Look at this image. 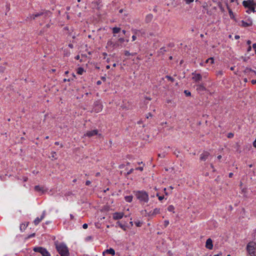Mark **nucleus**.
I'll return each instance as SVG.
<instances>
[{
	"label": "nucleus",
	"instance_id": "f257e3e1",
	"mask_svg": "<svg viewBox=\"0 0 256 256\" xmlns=\"http://www.w3.org/2000/svg\"><path fill=\"white\" fill-rule=\"evenodd\" d=\"M135 196L137 199L142 204L147 203L149 200L148 194L145 191H137L135 193Z\"/></svg>",
	"mask_w": 256,
	"mask_h": 256
},
{
	"label": "nucleus",
	"instance_id": "f03ea898",
	"mask_svg": "<svg viewBox=\"0 0 256 256\" xmlns=\"http://www.w3.org/2000/svg\"><path fill=\"white\" fill-rule=\"evenodd\" d=\"M246 250L250 256H256V242L250 241L246 246Z\"/></svg>",
	"mask_w": 256,
	"mask_h": 256
},
{
	"label": "nucleus",
	"instance_id": "7ed1b4c3",
	"mask_svg": "<svg viewBox=\"0 0 256 256\" xmlns=\"http://www.w3.org/2000/svg\"><path fill=\"white\" fill-rule=\"evenodd\" d=\"M56 248L60 256H69L68 248L65 244H60L57 245Z\"/></svg>",
	"mask_w": 256,
	"mask_h": 256
},
{
	"label": "nucleus",
	"instance_id": "20e7f679",
	"mask_svg": "<svg viewBox=\"0 0 256 256\" xmlns=\"http://www.w3.org/2000/svg\"><path fill=\"white\" fill-rule=\"evenodd\" d=\"M242 4L245 8H250V10H252L253 12H255L254 6H256V4L254 0H244L242 2Z\"/></svg>",
	"mask_w": 256,
	"mask_h": 256
},
{
	"label": "nucleus",
	"instance_id": "39448f33",
	"mask_svg": "<svg viewBox=\"0 0 256 256\" xmlns=\"http://www.w3.org/2000/svg\"><path fill=\"white\" fill-rule=\"evenodd\" d=\"M35 252L40 253L42 256H51L50 253L44 248L42 247H35L34 248Z\"/></svg>",
	"mask_w": 256,
	"mask_h": 256
},
{
	"label": "nucleus",
	"instance_id": "423d86ee",
	"mask_svg": "<svg viewBox=\"0 0 256 256\" xmlns=\"http://www.w3.org/2000/svg\"><path fill=\"white\" fill-rule=\"evenodd\" d=\"M145 212L146 216L153 217L160 212V209L159 208H156L153 210H151L148 212H147L146 210H145Z\"/></svg>",
	"mask_w": 256,
	"mask_h": 256
},
{
	"label": "nucleus",
	"instance_id": "0eeeda50",
	"mask_svg": "<svg viewBox=\"0 0 256 256\" xmlns=\"http://www.w3.org/2000/svg\"><path fill=\"white\" fill-rule=\"evenodd\" d=\"M102 105L98 102H96L94 104L93 110L96 112H99L102 110Z\"/></svg>",
	"mask_w": 256,
	"mask_h": 256
},
{
	"label": "nucleus",
	"instance_id": "6e6552de",
	"mask_svg": "<svg viewBox=\"0 0 256 256\" xmlns=\"http://www.w3.org/2000/svg\"><path fill=\"white\" fill-rule=\"evenodd\" d=\"M124 214L122 212H116L113 214L112 218L114 220L121 219L123 218Z\"/></svg>",
	"mask_w": 256,
	"mask_h": 256
},
{
	"label": "nucleus",
	"instance_id": "1a4fd4ad",
	"mask_svg": "<svg viewBox=\"0 0 256 256\" xmlns=\"http://www.w3.org/2000/svg\"><path fill=\"white\" fill-rule=\"evenodd\" d=\"M98 134V130H94L87 132L86 134H84V136L92 137V136Z\"/></svg>",
	"mask_w": 256,
	"mask_h": 256
},
{
	"label": "nucleus",
	"instance_id": "9d476101",
	"mask_svg": "<svg viewBox=\"0 0 256 256\" xmlns=\"http://www.w3.org/2000/svg\"><path fill=\"white\" fill-rule=\"evenodd\" d=\"M45 216H46V212L45 211H44L42 212V215L41 216H40V218H36L34 222V224L36 226L38 225V224H39V223L45 217Z\"/></svg>",
	"mask_w": 256,
	"mask_h": 256
},
{
	"label": "nucleus",
	"instance_id": "9b49d317",
	"mask_svg": "<svg viewBox=\"0 0 256 256\" xmlns=\"http://www.w3.org/2000/svg\"><path fill=\"white\" fill-rule=\"evenodd\" d=\"M252 20L248 19L246 21L242 20L241 25L244 27H247L252 26Z\"/></svg>",
	"mask_w": 256,
	"mask_h": 256
},
{
	"label": "nucleus",
	"instance_id": "f8f14e48",
	"mask_svg": "<svg viewBox=\"0 0 256 256\" xmlns=\"http://www.w3.org/2000/svg\"><path fill=\"white\" fill-rule=\"evenodd\" d=\"M192 79L196 82L200 81L202 78V76L200 74L192 73Z\"/></svg>",
	"mask_w": 256,
	"mask_h": 256
},
{
	"label": "nucleus",
	"instance_id": "ddd939ff",
	"mask_svg": "<svg viewBox=\"0 0 256 256\" xmlns=\"http://www.w3.org/2000/svg\"><path fill=\"white\" fill-rule=\"evenodd\" d=\"M206 247L209 249L212 250L213 248L212 241L210 238H208L206 241Z\"/></svg>",
	"mask_w": 256,
	"mask_h": 256
},
{
	"label": "nucleus",
	"instance_id": "4468645a",
	"mask_svg": "<svg viewBox=\"0 0 256 256\" xmlns=\"http://www.w3.org/2000/svg\"><path fill=\"white\" fill-rule=\"evenodd\" d=\"M102 254L104 256H106L108 254H110L112 256H114L115 254V251L113 248H110V249L105 250L102 252Z\"/></svg>",
	"mask_w": 256,
	"mask_h": 256
},
{
	"label": "nucleus",
	"instance_id": "2eb2a0df",
	"mask_svg": "<svg viewBox=\"0 0 256 256\" xmlns=\"http://www.w3.org/2000/svg\"><path fill=\"white\" fill-rule=\"evenodd\" d=\"M210 155V153L207 152H204L200 154V159L202 160L205 161Z\"/></svg>",
	"mask_w": 256,
	"mask_h": 256
},
{
	"label": "nucleus",
	"instance_id": "dca6fc26",
	"mask_svg": "<svg viewBox=\"0 0 256 256\" xmlns=\"http://www.w3.org/2000/svg\"><path fill=\"white\" fill-rule=\"evenodd\" d=\"M206 90V88L202 84H198L196 86V90L200 92H204Z\"/></svg>",
	"mask_w": 256,
	"mask_h": 256
},
{
	"label": "nucleus",
	"instance_id": "f3484780",
	"mask_svg": "<svg viewBox=\"0 0 256 256\" xmlns=\"http://www.w3.org/2000/svg\"><path fill=\"white\" fill-rule=\"evenodd\" d=\"M116 46V44L114 43L112 40H108L107 42V46H112L114 47Z\"/></svg>",
	"mask_w": 256,
	"mask_h": 256
},
{
	"label": "nucleus",
	"instance_id": "a211bd4d",
	"mask_svg": "<svg viewBox=\"0 0 256 256\" xmlns=\"http://www.w3.org/2000/svg\"><path fill=\"white\" fill-rule=\"evenodd\" d=\"M124 199L126 202H130L132 200L133 196H126L124 197Z\"/></svg>",
	"mask_w": 256,
	"mask_h": 256
},
{
	"label": "nucleus",
	"instance_id": "6ab92c4d",
	"mask_svg": "<svg viewBox=\"0 0 256 256\" xmlns=\"http://www.w3.org/2000/svg\"><path fill=\"white\" fill-rule=\"evenodd\" d=\"M84 72V69L82 67H80L77 69V74L80 75L82 74Z\"/></svg>",
	"mask_w": 256,
	"mask_h": 256
},
{
	"label": "nucleus",
	"instance_id": "aec40b11",
	"mask_svg": "<svg viewBox=\"0 0 256 256\" xmlns=\"http://www.w3.org/2000/svg\"><path fill=\"white\" fill-rule=\"evenodd\" d=\"M42 14H43L42 13V12H40V13L38 12V13H36L35 14L31 15L30 16V17L31 18L34 19L36 18L38 16H42Z\"/></svg>",
	"mask_w": 256,
	"mask_h": 256
},
{
	"label": "nucleus",
	"instance_id": "412c9836",
	"mask_svg": "<svg viewBox=\"0 0 256 256\" xmlns=\"http://www.w3.org/2000/svg\"><path fill=\"white\" fill-rule=\"evenodd\" d=\"M120 30V28L118 27H114L112 28V32L114 34H117Z\"/></svg>",
	"mask_w": 256,
	"mask_h": 256
},
{
	"label": "nucleus",
	"instance_id": "4be33fe9",
	"mask_svg": "<svg viewBox=\"0 0 256 256\" xmlns=\"http://www.w3.org/2000/svg\"><path fill=\"white\" fill-rule=\"evenodd\" d=\"M34 190L36 191L40 192H42L43 190V188L40 187L39 186H36L34 187Z\"/></svg>",
	"mask_w": 256,
	"mask_h": 256
},
{
	"label": "nucleus",
	"instance_id": "5701e85b",
	"mask_svg": "<svg viewBox=\"0 0 256 256\" xmlns=\"http://www.w3.org/2000/svg\"><path fill=\"white\" fill-rule=\"evenodd\" d=\"M168 211H169V212H174V206H172V205H170V206H168Z\"/></svg>",
	"mask_w": 256,
	"mask_h": 256
},
{
	"label": "nucleus",
	"instance_id": "b1692460",
	"mask_svg": "<svg viewBox=\"0 0 256 256\" xmlns=\"http://www.w3.org/2000/svg\"><path fill=\"white\" fill-rule=\"evenodd\" d=\"M228 13H229L230 18L232 19L235 20L234 16V14L233 12H232V10L228 9Z\"/></svg>",
	"mask_w": 256,
	"mask_h": 256
},
{
	"label": "nucleus",
	"instance_id": "393cba45",
	"mask_svg": "<svg viewBox=\"0 0 256 256\" xmlns=\"http://www.w3.org/2000/svg\"><path fill=\"white\" fill-rule=\"evenodd\" d=\"M153 18V16L152 14H148L146 16V22H150V21H151V20H152Z\"/></svg>",
	"mask_w": 256,
	"mask_h": 256
},
{
	"label": "nucleus",
	"instance_id": "a878e982",
	"mask_svg": "<svg viewBox=\"0 0 256 256\" xmlns=\"http://www.w3.org/2000/svg\"><path fill=\"white\" fill-rule=\"evenodd\" d=\"M206 62H210V64H212L214 62V58H210L206 60Z\"/></svg>",
	"mask_w": 256,
	"mask_h": 256
},
{
	"label": "nucleus",
	"instance_id": "bb28decb",
	"mask_svg": "<svg viewBox=\"0 0 256 256\" xmlns=\"http://www.w3.org/2000/svg\"><path fill=\"white\" fill-rule=\"evenodd\" d=\"M134 224H135L136 225V226H138V227H139V226H141L142 224V223L140 222V221L136 222H134Z\"/></svg>",
	"mask_w": 256,
	"mask_h": 256
},
{
	"label": "nucleus",
	"instance_id": "cd10ccee",
	"mask_svg": "<svg viewBox=\"0 0 256 256\" xmlns=\"http://www.w3.org/2000/svg\"><path fill=\"white\" fill-rule=\"evenodd\" d=\"M184 92L186 96H190L191 95L190 92L186 90H185Z\"/></svg>",
	"mask_w": 256,
	"mask_h": 256
},
{
	"label": "nucleus",
	"instance_id": "c85d7f7f",
	"mask_svg": "<svg viewBox=\"0 0 256 256\" xmlns=\"http://www.w3.org/2000/svg\"><path fill=\"white\" fill-rule=\"evenodd\" d=\"M184 0L186 4H190L194 1V0Z\"/></svg>",
	"mask_w": 256,
	"mask_h": 256
},
{
	"label": "nucleus",
	"instance_id": "c756f323",
	"mask_svg": "<svg viewBox=\"0 0 256 256\" xmlns=\"http://www.w3.org/2000/svg\"><path fill=\"white\" fill-rule=\"evenodd\" d=\"M118 40L120 43L122 44V43L124 42L125 40L124 38H120Z\"/></svg>",
	"mask_w": 256,
	"mask_h": 256
},
{
	"label": "nucleus",
	"instance_id": "7c9ffc66",
	"mask_svg": "<svg viewBox=\"0 0 256 256\" xmlns=\"http://www.w3.org/2000/svg\"><path fill=\"white\" fill-rule=\"evenodd\" d=\"M234 134L232 133H229L228 134V138H232L234 137Z\"/></svg>",
	"mask_w": 256,
	"mask_h": 256
},
{
	"label": "nucleus",
	"instance_id": "2f4dec72",
	"mask_svg": "<svg viewBox=\"0 0 256 256\" xmlns=\"http://www.w3.org/2000/svg\"><path fill=\"white\" fill-rule=\"evenodd\" d=\"M124 54L126 56H128L130 55L131 54H130V52L126 50L124 52Z\"/></svg>",
	"mask_w": 256,
	"mask_h": 256
},
{
	"label": "nucleus",
	"instance_id": "473e14b6",
	"mask_svg": "<svg viewBox=\"0 0 256 256\" xmlns=\"http://www.w3.org/2000/svg\"><path fill=\"white\" fill-rule=\"evenodd\" d=\"M168 224H169V222H168V220H165V221L164 222V226H165L166 227V226H167L168 225Z\"/></svg>",
	"mask_w": 256,
	"mask_h": 256
},
{
	"label": "nucleus",
	"instance_id": "72a5a7b5",
	"mask_svg": "<svg viewBox=\"0 0 256 256\" xmlns=\"http://www.w3.org/2000/svg\"><path fill=\"white\" fill-rule=\"evenodd\" d=\"M156 196L158 197V198L160 200H162L164 198V196H158V194Z\"/></svg>",
	"mask_w": 256,
	"mask_h": 256
},
{
	"label": "nucleus",
	"instance_id": "f704fd0d",
	"mask_svg": "<svg viewBox=\"0 0 256 256\" xmlns=\"http://www.w3.org/2000/svg\"><path fill=\"white\" fill-rule=\"evenodd\" d=\"M88 224H84L82 225V228H84V229H86L88 228Z\"/></svg>",
	"mask_w": 256,
	"mask_h": 256
},
{
	"label": "nucleus",
	"instance_id": "c9c22d12",
	"mask_svg": "<svg viewBox=\"0 0 256 256\" xmlns=\"http://www.w3.org/2000/svg\"><path fill=\"white\" fill-rule=\"evenodd\" d=\"M248 8V10L246 11V12H248V13L250 14V13L251 12H252V10H250V8Z\"/></svg>",
	"mask_w": 256,
	"mask_h": 256
},
{
	"label": "nucleus",
	"instance_id": "e433bc0d",
	"mask_svg": "<svg viewBox=\"0 0 256 256\" xmlns=\"http://www.w3.org/2000/svg\"><path fill=\"white\" fill-rule=\"evenodd\" d=\"M136 170H139L140 171H142L144 169H143V167H138V168H136Z\"/></svg>",
	"mask_w": 256,
	"mask_h": 256
},
{
	"label": "nucleus",
	"instance_id": "4c0bfd02",
	"mask_svg": "<svg viewBox=\"0 0 256 256\" xmlns=\"http://www.w3.org/2000/svg\"><path fill=\"white\" fill-rule=\"evenodd\" d=\"M134 172V169L133 168H131L128 172V174H129L131 173H132V172Z\"/></svg>",
	"mask_w": 256,
	"mask_h": 256
},
{
	"label": "nucleus",
	"instance_id": "58836bf2",
	"mask_svg": "<svg viewBox=\"0 0 256 256\" xmlns=\"http://www.w3.org/2000/svg\"><path fill=\"white\" fill-rule=\"evenodd\" d=\"M118 223L119 224V226H120L122 228V229H124V230H125V228H124V226L122 224H120V222H118Z\"/></svg>",
	"mask_w": 256,
	"mask_h": 256
},
{
	"label": "nucleus",
	"instance_id": "ea45409f",
	"mask_svg": "<svg viewBox=\"0 0 256 256\" xmlns=\"http://www.w3.org/2000/svg\"><path fill=\"white\" fill-rule=\"evenodd\" d=\"M136 36L135 35H133L132 36V41L135 40H136Z\"/></svg>",
	"mask_w": 256,
	"mask_h": 256
},
{
	"label": "nucleus",
	"instance_id": "a19ab883",
	"mask_svg": "<svg viewBox=\"0 0 256 256\" xmlns=\"http://www.w3.org/2000/svg\"><path fill=\"white\" fill-rule=\"evenodd\" d=\"M251 50H252V47L250 46H249L248 48L247 52H250Z\"/></svg>",
	"mask_w": 256,
	"mask_h": 256
},
{
	"label": "nucleus",
	"instance_id": "79ce46f5",
	"mask_svg": "<svg viewBox=\"0 0 256 256\" xmlns=\"http://www.w3.org/2000/svg\"><path fill=\"white\" fill-rule=\"evenodd\" d=\"M253 146L256 148V138L255 139V140H254V142H253Z\"/></svg>",
	"mask_w": 256,
	"mask_h": 256
},
{
	"label": "nucleus",
	"instance_id": "37998d69",
	"mask_svg": "<svg viewBox=\"0 0 256 256\" xmlns=\"http://www.w3.org/2000/svg\"><path fill=\"white\" fill-rule=\"evenodd\" d=\"M213 256H222V252H220L219 254H215Z\"/></svg>",
	"mask_w": 256,
	"mask_h": 256
},
{
	"label": "nucleus",
	"instance_id": "c03bdc74",
	"mask_svg": "<svg viewBox=\"0 0 256 256\" xmlns=\"http://www.w3.org/2000/svg\"><path fill=\"white\" fill-rule=\"evenodd\" d=\"M90 183H91V182L90 180H87L86 182V184L88 186V185L90 184Z\"/></svg>",
	"mask_w": 256,
	"mask_h": 256
},
{
	"label": "nucleus",
	"instance_id": "a18cd8bd",
	"mask_svg": "<svg viewBox=\"0 0 256 256\" xmlns=\"http://www.w3.org/2000/svg\"><path fill=\"white\" fill-rule=\"evenodd\" d=\"M252 83L254 84H256V80H252V81H251Z\"/></svg>",
	"mask_w": 256,
	"mask_h": 256
},
{
	"label": "nucleus",
	"instance_id": "49530a36",
	"mask_svg": "<svg viewBox=\"0 0 256 256\" xmlns=\"http://www.w3.org/2000/svg\"><path fill=\"white\" fill-rule=\"evenodd\" d=\"M252 48L254 50H256V44H252Z\"/></svg>",
	"mask_w": 256,
	"mask_h": 256
},
{
	"label": "nucleus",
	"instance_id": "de8ad7c7",
	"mask_svg": "<svg viewBox=\"0 0 256 256\" xmlns=\"http://www.w3.org/2000/svg\"><path fill=\"white\" fill-rule=\"evenodd\" d=\"M152 115L150 114H148V115H146V118H148L149 117H152Z\"/></svg>",
	"mask_w": 256,
	"mask_h": 256
},
{
	"label": "nucleus",
	"instance_id": "09e8293b",
	"mask_svg": "<svg viewBox=\"0 0 256 256\" xmlns=\"http://www.w3.org/2000/svg\"><path fill=\"white\" fill-rule=\"evenodd\" d=\"M102 84V82H101V81H100V80H98V81H97V82H96V84H97L98 85H100V84Z\"/></svg>",
	"mask_w": 256,
	"mask_h": 256
},
{
	"label": "nucleus",
	"instance_id": "8fccbe9b",
	"mask_svg": "<svg viewBox=\"0 0 256 256\" xmlns=\"http://www.w3.org/2000/svg\"><path fill=\"white\" fill-rule=\"evenodd\" d=\"M55 154H56V152H53V153L52 154V158H55Z\"/></svg>",
	"mask_w": 256,
	"mask_h": 256
},
{
	"label": "nucleus",
	"instance_id": "3c124183",
	"mask_svg": "<svg viewBox=\"0 0 256 256\" xmlns=\"http://www.w3.org/2000/svg\"><path fill=\"white\" fill-rule=\"evenodd\" d=\"M246 188H243L242 191V193H244V194H245L246 192Z\"/></svg>",
	"mask_w": 256,
	"mask_h": 256
},
{
	"label": "nucleus",
	"instance_id": "603ef678",
	"mask_svg": "<svg viewBox=\"0 0 256 256\" xmlns=\"http://www.w3.org/2000/svg\"><path fill=\"white\" fill-rule=\"evenodd\" d=\"M234 38L236 39V40H238V39H239L240 38V36H238V35H236L235 36H234Z\"/></svg>",
	"mask_w": 256,
	"mask_h": 256
},
{
	"label": "nucleus",
	"instance_id": "864d4df0",
	"mask_svg": "<svg viewBox=\"0 0 256 256\" xmlns=\"http://www.w3.org/2000/svg\"><path fill=\"white\" fill-rule=\"evenodd\" d=\"M247 44L248 45V46H250V44H251V41L250 40H248L247 41Z\"/></svg>",
	"mask_w": 256,
	"mask_h": 256
},
{
	"label": "nucleus",
	"instance_id": "5fc2aeb1",
	"mask_svg": "<svg viewBox=\"0 0 256 256\" xmlns=\"http://www.w3.org/2000/svg\"><path fill=\"white\" fill-rule=\"evenodd\" d=\"M233 176V174L232 172H230L228 176L230 178H232Z\"/></svg>",
	"mask_w": 256,
	"mask_h": 256
},
{
	"label": "nucleus",
	"instance_id": "6e6d98bb",
	"mask_svg": "<svg viewBox=\"0 0 256 256\" xmlns=\"http://www.w3.org/2000/svg\"><path fill=\"white\" fill-rule=\"evenodd\" d=\"M68 46L70 48H73V45L72 44H68Z\"/></svg>",
	"mask_w": 256,
	"mask_h": 256
},
{
	"label": "nucleus",
	"instance_id": "4d7b16f0",
	"mask_svg": "<svg viewBox=\"0 0 256 256\" xmlns=\"http://www.w3.org/2000/svg\"><path fill=\"white\" fill-rule=\"evenodd\" d=\"M75 58L76 60H79L80 59V56H76Z\"/></svg>",
	"mask_w": 256,
	"mask_h": 256
},
{
	"label": "nucleus",
	"instance_id": "13d9d810",
	"mask_svg": "<svg viewBox=\"0 0 256 256\" xmlns=\"http://www.w3.org/2000/svg\"><path fill=\"white\" fill-rule=\"evenodd\" d=\"M217 158H218V160H220V159H221V158H222V156L220 155V156H218V157H217Z\"/></svg>",
	"mask_w": 256,
	"mask_h": 256
},
{
	"label": "nucleus",
	"instance_id": "bf43d9fd",
	"mask_svg": "<svg viewBox=\"0 0 256 256\" xmlns=\"http://www.w3.org/2000/svg\"><path fill=\"white\" fill-rule=\"evenodd\" d=\"M70 218H71L72 219H73V218H74V216H73L72 214H70Z\"/></svg>",
	"mask_w": 256,
	"mask_h": 256
},
{
	"label": "nucleus",
	"instance_id": "052dcab7",
	"mask_svg": "<svg viewBox=\"0 0 256 256\" xmlns=\"http://www.w3.org/2000/svg\"><path fill=\"white\" fill-rule=\"evenodd\" d=\"M166 78L170 80H172V78L170 76H167Z\"/></svg>",
	"mask_w": 256,
	"mask_h": 256
},
{
	"label": "nucleus",
	"instance_id": "680f3d73",
	"mask_svg": "<svg viewBox=\"0 0 256 256\" xmlns=\"http://www.w3.org/2000/svg\"><path fill=\"white\" fill-rule=\"evenodd\" d=\"M34 236V234H31L30 236L28 237L29 238L32 237V236Z\"/></svg>",
	"mask_w": 256,
	"mask_h": 256
},
{
	"label": "nucleus",
	"instance_id": "e2e57ef3",
	"mask_svg": "<svg viewBox=\"0 0 256 256\" xmlns=\"http://www.w3.org/2000/svg\"><path fill=\"white\" fill-rule=\"evenodd\" d=\"M102 79L103 80H104H104H106V78L105 77H102Z\"/></svg>",
	"mask_w": 256,
	"mask_h": 256
},
{
	"label": "nucleus",
	"instance_id": "0e129e2a",
	"mask_svg": "<svg viewBox=\"0 0 256 256\" xmlns=\"http://www.w3.org/2000/svg\"><path fill=\"white\" fill-rule=\"evenodd\" d=\"M222 72L220 71L218 72V74H222Z\"/></svg>",
	"mask_w": 256,
	"mask_h": 256
},
{
	"label": "nucleus",
	"instance_id": "69168bd1",
	"mask_svg": "<svg viewBox=\"0 0 256 256\" xmlns=\"http://www.w3.org/2000/svg\"><path fill=\"white\" fill-rule=\"evenodd\" d=\"M106 68L107 69H109L110 68V66L109 65L106 66Z\"/></svg>",
	"mask_w": 256,
	"mask_h": 256
},
{
	"label": "nucleus",
	"instance_id": "338daca9",
	"mask_svg": "<svg viewBox=\"0 0 256 256\" xmlns=\"http://www.w3.org/2000/svg\"><path fill=\"white\" fill-rule=\"evenodd\" d=\"M122 33H123L124 34H126V31L125 30H122Z\"/></svg>",
	"mask_w": 256,
	"mask_h": 256
},
{
	"label": "nucleus",
	"instance_id": "774afa93",
	"mask_svg": "<svg viewBox=\"0 0 256 256\" xmlns=\"http://www.w3.org/2000/svg\"><path fill=\"white\" fill-rule=\"evenodd\" d=\"M136 30H132V32H134V34H136Z\"/></svg>",
	"mask_w": 256,
	"mask_h": 256
}]
</instances>
